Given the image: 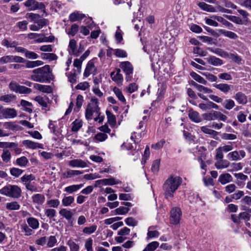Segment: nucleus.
<instances>
[{"label":"nucleus","mask_w":251,"mask_h":251,"mask_svg":"<svg viewBox=\"0 0 251 251\" xmlns=\"http://www.w3.org/2000/svg\"><path fill=\"white\" fill-rule=\"evenodd\" d=\"M30 78L33 81L41 83L50 81L53 79L50 66L46 65L42 67L33 70Z\"/></svg>","instance_id":"nucleus-1"},{"label":"nucleus","mask_w":251,"mask_h":251,"mask_svg":"<svg viewBox=\"0 0 251 251\" xmlns=\"http://www.w3.org/2000/svg\"><path fill=\"white\" fill-rule=\"evenodd\" d=\"M22 189L16 185H7L0 189V194L13 199H19L22 196Z\"/></svg>","instance_id":"nucleus-2"},{"label":"nucleus","mask_w":251,"mask_h":251,"mask_svg":"<svg viewBox=\"0 0 251 251\" xmlns=\"http://www.w3.org/2000/svg\"><path fill=\"white\" fill-rule=\"evenodd\" d=\"M98 100L92 98L91 102L88 104L85 110V117L88 120H91L94 113L99 114L100 108L98 106Z\"/></svg>","instance_id":"nucleus-3"},{"label":"nucleus","mask_w":251,"mask_h":251,"mask_svg":"<svg viewBox=\"0 0 251 251\" xmlns=\"http://www.w3.org/2000/svg\"><path fill=\"white\" fill-rule=\"evenodd\" d=\"M24 5L28 8L29 11L41 10L45 12V5L43 2H39L35 0H27L25 2Z\"/></svg>","instance_id":"nucleus-4"},{"label":"nucleus","mask_w":251,"mask_h":251,"mask_svg":"<svg viewBox=\"0 0 251 251\" xmlns=\"http://www.w3.org/2000/svg\"><path fill=\"white\" fill-rule=\"evenodd\" d=\"M120 68L126 74V79L127 81H130L131 78V75L133 74V67L130 62L129 61H124L121 62L119 65Z\"/></svg>","instance_id":"nucleus-5"},{"label":"nucleus","mask_w":251,"mask_h":251,"mask_svg":"<svg viewBox=\"0 0 251 251\" xmlns=\"http://www.w3.org/2000/svg\"><path fill=\"white\" fill-rule=\"evenodd\" d=\"M195 86L199 91L198 93V96L202 100H207V98L205 96V95H210L212 93V90L208 87L203 86L197 83H195Z\"/></svg>","instance_id":"nucleus-6"},{"label":"nucleus","mask_w":251,"mask_h":251,"mask_svg":"<svg viewBox=\"0 0 251 251\" xmlns=\"http://www.w3.org/2000/svg\"><path fill=\"white\" fill-rule=\"evenodd\" d=\"M233 149L232 143L229 142L227 145L219 147L216 149V159H223L224 157L223 152H227Z\"/></svg>","instance_id":"nucleus-7"},{"label":"nucleus","mask_w":251,"mask_h":251,"mask_svg":"<svg viewBox=\"0 0 251 251\" xmlns=\"http://www.w3.org/2000/svg\"><path fill=\"white\" fill-rule=\"evenodd\" d=\"M163 188L165 191L164 194L165 197L167 198L171 197L173 192V176H170L165 181L163 185Z\"/></svg>","instance_id":"nucleus-8"},{"label":"nucleus","mask_w":251,"mask_h":251,"mask_svg":"<svg viewBox=\"0 0 251 251\" xmlns=\"http://www.w3.org/2000/svg\"><path fill=\"white\" fill-rule=\"evenodd\" d=\"M246 156V152L243 150H240L239 151H233L230 152L227 155V158L232 161L240 160L242 158L245 157Z\"/></svg>","instance_id":"nucleus-9"},{"label":"nucleus","mask_w":251,"mask_h":251,"mask_svg":"<svg viewBox=\"0 0 251 251\" xmlns=\"http://www.w3.org/2000/svg\"><path fill=\"white\" fill-rule=\"evenodd\" d=\"M120 180H116L114 178H105L100 179L96 181V186H100L101 185H113L121 184Z\"/></svg>","instance_id":"nucleus-10"},{"label":"nucleus","mask_w":251,"mask_h":251,"mask_svg":"<svg viewBox=\"0 0 251 251\" xmlns=\"http://www.w3.org/2000/svg\"><path fill=\"white\" fill-rule=\"evenodd\" d=\"M76 42L74 39H72L70 41L68 51L70 54L74 55L75 56H78L82 52V50L79 49L76 50Z\"/></svg>","instance_id":"nucleus-11"},{"label":"nucleus","mask_w":251,"mask_h":251,"mask_svg":"<svg viewBox=\"0 0 251 251\" xmlns=\"http://www.w3.org/2000/svg\"><path fill=\"white\" fill-rule=\"evenodd\" d=\"M110 76L112 80L118 84H122L124 79L123 75L121 73L120 69H117L116 71L111 72Z\"/></svg>","instance_id":"nucleus-12"},{"label":"nucleus","mask_w":251,"mask_h":251,"mask_svg":"<svg viewBox=\"0 0 251 251\" xmlns=\"http://www.w3.org/2000/svg\"><path fill=\"white\" fill-rule=\"evenodd\" d=\"M96 68L94 65V60H90L86 65L83 75L85 77H88L91 74L95 72Z\"/></svg>","instance_id":"nucleus-13"},{"label":"nucleus","mask_w":251,"mask_h":251,"mask_svg":"<svg viewBox=\"0 0 251 251\" xmlns=\"http://www.w3.org/2000/svg\"><path fill=\"white\" fill-rule=\"evenodd\" d=\"M69 165L72 167L84 168L87 167V162L80 159L70 160Z\"/></svg>","instance_id":"nucleus-14"},{"label":"nucleus","mask_w":251,"mask_h":251,"mask_svg":"<svg viewBox=\"0 0 251 251\" xmlns=\"http://www.w3.org/2000/svg\"><path fill=\"white\" fill-rule=\"evenodd\" d=\"M0 113H1L6 118H14L17 115L15 109L10 108L2 109Z\"/></svg>","instance_id":"nucleus-15"},{"label":"nucleus","mask_w":251,"mask_h":251,"mask_svg":"<svg viewBox=\"0 0 251 251\" xmlns=\"http://www.w3.org/2000/svg\"><path fill=\"white\" fill-rule=\"evenodd\" d=\"M234 99L240 104H246L248 102L247 97L241 92L236 93L234 96Z\"/></svg>","instance_id":"nucleus-16"},{"label":"nucleus","mask_w":251,"mask_h":251,"mask_svg":"<svg viewBox=\"0 0 251 251\" xmlns=\"http://www.w3.org/2000/svg\"><path fill=\"white\" fill-rule=\"evenodd\" d=\"M232 177L230 174L225 173L220 175L218 181L222 184L225 185L232 181Z\"/></svg>","instance_id":"nucleus-17"},{"label":"nucleus","mask_w":251,"mask_h":251,"mask_svg":"<svg viewBox=\"0 0 251 251\" xmlns=\"http://www.w3.org/2000/svg\"><path fill=\"white\" fill-rule=\"evenodd\" d=\"M198 6L202 10L211 13H215L217 12V10L214 6L208 4L203 2H201L198 3Z\"/></svg>","instance_id":"nucleus-18"},{"label":"nucleus","mask_w":251,"mask_h":251,"mask_svg":"<svg viewBox=\"0 0 251 251\" xmlns=\"http://www.w3.org/2000/svg\"><path fill=\"white\" fill-rule=\"evenodd\" d=\"M22 144L26 147V148L31 149L32 150H35L36 149H41L42 148V145L33 142L32 141L29 140H24L22 142Z\"/></svg>","instance_id":"nucleus-19"},{"label":"nucleus","mask_w":251,"mask_h":251,"mask_svg":"<svg viewBox=\"0 0 251 251\" xmlns=\"http://www.w3.org/2000/svg\"><path fill=\"white\" fill-rule=\"evenodd\" d=\"M217 161L215 164V166L217 169H226L230 165V162L227 160L223 159H216Z\"/></svg>","instance_id":"nucleus-20"},{"label":"nucleus","mask_w":251,"mask_h":251,"mask_svg":"<svg viewBox=\"0 0 251 251\" xmlns=\"http://www.w3.org/2000/svg\"><path fill=\"white\" fill-rule=\"evenodd\" d=\"M31 199L34 203L38 205H42L45 201L44 195L41 194H34L32 196Z\"/></svg>","instance_id":"nucleus-21"},{"label":"nucleus","mask_w":251,"mask_h":251,"mask_svg":"<svg viewBox=\"0 0 251 251\" xmlns=\"http://www.w3.org/2000/svg\"><path fill=\"white\" fill-rule=\"evenodd\" d=\"M188 116L192 121L195 123H200L202 120L200 116L199 113L192 109L189 110Z\"/></svg>","instance_id":"nucleus-22"},{"label":"nucleus","mask_w":251,"mask_h":251,"mask_svg":"<svg viewBox=\"0 0 251 251\" xmlns=\"http://www.w3.org/2000/svg\"><path fill=\"white\" fill-rule=\"evenodd\" d=\"M182 212L178 207L174 209V225H177L180 223L181 219Z\"/></svg>","instance_id":"nucleus-23"},{"label":"nucleus","mask_w":251,"mask_h":251,"mask_svg":"<svg viewBox=\"0 0 251 251\" xmlns=\"http://www.w3.org/2000/svg\"><path fill=\"white\" fill-rule=\"evenodd\" d=\"M206 60L209 64L217 66L223 64V61L219 58H217L214 56H210L206 58Z\"/></svg>","instance_id":"nucleus-24"},{"label":"nucleus","mask_w":251,"mask_h":251,"mask_svg":"<svg viewBox=\"0 0 251 251\" xmlns=\"http://www.w3.org/2000/svg\"><path fill=\"white\" fill-rule=\"evenodd\" d=\"M214 86L225 94L228 93L231 89V86L226 83L216 84Z\"/></svg>","instance_id":"nucleus-25"},{"label":"nucleus","mask_w":251,"mask_h":251,"mask_svg":"<svg viewBox=\"0 0 251 251\" xmlns=\"http://www.w3.org/2000/svg\"><path fill=\"white\" fill-rule=\"evenodd\" d=\"M85 15L82 13H79L78 12H75L71 14L69 16V20L73 22L77 21H80L85 17Z\"/></svg>","instance_id":"nucleus-26"},{"label":"nucleus","mask_w":251,"mask_h":251,"mask_svg":"<svg viewBox=\"0 0 251 251\" xmlns=\"http://www.w3.org/2000/svg\"><path fill=\"white\" fill-rule=\"evenodd\" d=\"M214 17H216V15H211L209 17H205L204 18V21L207 25L214 27H217L219 25L217 22L216 19L215 18H213Z\"/></svg>","instance_id":"nucleus-27"},{"label":"nucleus","mask_w":251,"mask_h":251,"mask_svg":"<svg viewBox=\"0 0 251 251\" xmlns=\"http://www.w3.org/2000/svg\"><path fill=\"white\" fill-rule=\"evenodd\" d=\"M59 214L65 218L67 220H70L72 219L73 216V214L72 211L66 208L61 209L59 212Z\"/></svg>","instance_id":"nucleus-28"},{"label":"nucleus","mask_w":251,"mask_h":251,"mask_svg":"<svg viewBox=\"0 0 251 251\" xmlns=\"http://www.w3.org/2000/svg\"><path fill=\"white\" fill-rule=\"evenodd\" d=\"M34 87L38 89V90L46 93H51L52 91V89L51 87L48 85H45L40 84H35Z\"/></svg>","instance_id":"nucleus-29"},{"label":"nucleus","mask_w":251,"mask_h":251,"mask_svg":"<svg viewBox=\"0 0 251 251\" xmlns=\"http://www.w3.org/2000/svg\"><path fill=\"white\" fill-rule=\"evenodd\" d=\"M28 226L33 229H37L39 226V223L37 219L33 217H30L27 219Z\"/></svg>","instance_id":"nucleus-30"},{"label":"nucleus","mask_w":251,"mask_h":251,"mask_svg":"<svg viewBox=\"0 0 251 251\" xmlns=\"http://www.w3.org/2000/svg\"><path fill=\"white\" fill-rule=\"evenodd\" d=\"M222 104L226 109L228 110L233 108L235 105L234 101L231 99H226L224 101H223Z\"/></svg>","instance_id":"nucleus-31"},{"label":"nucleus","mask_w":251,"mask_h":251,"mask_svg":"<svg viewBox=\"0 0 251 251\" xmlns=\"http://www.w3.org/2000/svg\"><path fill=\"white\" fill-rule=\"evenodd\" d=\"M44 62L41 60L27 61L25 64L26 68H33L43 65Z\"/></svg>","instance_id":"nucleus-32"},{"label":"nucleus","mask_w":251,"mask_h":251,"mask_svg":"<svg viewBox=\"0 0 251 251\" xmlns=\"http://www.w3.org/2000/svg\"><path fill=\"white\" fill-rule=\"evenodd\" d=\"M16 97L13 94L4 95L0 97V100L6 103H10L15 100Z\"/></svg>","instance_id":"nucleus-33"},{"label":"nucleus","mask_w":251,"mask_h":251,"mask_svg":"<svg viewBox=\"0 0 251 251\" xmlns=\"http://www.w3.org/2000/svg\"><path fill=\"white\" fill-rule=\"evenodd\" d=\"M219 32L225 37L232 39H236L238 38V36L236 33L230 31L221 29L219 30Z\"/></svg>","instance_id":"nucleus-34"},{"label":"nucleus","mask_w":251,"mask_h":251,"mask_svg":"<svg viewBox=\"0 0 251 251\" xmlns=\"http://www.w3.org/2000/svg\"><path fill=\"white\" fill-rule=\"evenodd\" d=\"M216 111H211L210 112L205 113L202 114V118L207 121H212L216 119Z\"/></svg>","instance_id":"nucleus-35"},{"label":"nucleus","mask_w":251,"mask_h":251,"mask_svg":"<svg viewBox=\"0 0 251 251\" xmlns=\"http://www.w3.org/2000/svg\"><path fill=\"white\" fill-rule=\"evenodd\" d=\"M20 205L17 201H14L6 203V208L10 210H18L20 209Z\"/></svg>","instance_id":"nucleus-36"},{"label":"nucleus","mask_w":251,"mask_h":251,"mask_svg":"<svg viewBox=\"0 0 251 251\" xmlns=\"http://www.w3.org/2000/svg\"><path fill=\"white\" fill-rule=\"evenodd\" d=\"M83 186V184L72 185L65 188V191L69 193H73L80 189Z\"/></svg>","instance_id":"nucleus-37"},{"label":"nucleus","mask_w":251,"mask_h":251,"mask_svg":"<svg viewBox=\"0 0 251 251\" xmlns=\"http://www.w3.org/2000/svg\"><path fill=\"white\" fill-rule=\"evenodd\" d=\"M190 75L196 81L202 84H206L207 81L201 75L196 74L195 72H192L190 74Z\"/></svg>","instance_id":"nucleus-38"},{"label":"nucleus","mask_w":251,"mask_h":251,"mask_svg":"<svg viewBox=\"0 0 251 251\" xmlns=\"http://www.w3.org/2000/svg\"><path fill=\"white\" fill-rule=\"evenodd\" d=\"M75 198L73 196L65 197L62 200V204L64 206H69L74 202Z\"/></svg>","instance_id":"nucleus-39"},{"label":"nucleus","mask_w":251,"mask_h":251,"mask_svg":"<svg viewBox=\"0 0 251 251\" xmlns=\"http://www.w3.org/2000/svg\"><path fill=\"white\" fill-rule=\"evenodd\" d=\"M41 56L43 59L49 60V61L54 60L57 58V56L52 53H42Z\"/></svg>","instance_id":"nucleus-40"},{"label":"nucleus","mask_w":251,"mask_h":251,"mask_svg":"<svg viewBox=\"0 0 251 251\" xmlns=\"http://www.w3.org/2000/svg\"><path fill=\"white\" fill-rule=\"evenodd\" d=\"M159 235V233L158 231L155 230L154 226H150L148 229V237L150 238L158 237Z\"/></svg>","instance_id":"nucleus-41"},{"label":"nucleus","mask_w":251,"mask_h":251,"mask_svg":"<svg viewBox=\"0 0 251 251\" xmlns=\"http://www.w3.org/2000/svg\"><path fill=\"white\" fill-rule=\"evenodd\" d=\"M113 90L117 97L118 98V99L121 102L125 103L126 102V99L124 95H123L122 91L118 88L117 87H114Z\"/></svg>","instance_id":"nucleus-42"},{"label":"nucleus","mask_w":251,"mask_h":251,"mask_svg":"<svg viewBox=\"0 0 251 251\" xmlns=\"http://www.w3.org/2000/svg\"><path fill=\"white\" fill-rule=\"evenodd\" d=\"M97 229V226L95 225H93L90 226H86L84 227L82 230L83 232L86 234H91L93 233Z\"/></svg>","instance_id":"nucleus-43"},{"label":"nucleus","mask_w":251,"mask_h":251,"mask_svg":"<svg viewBox=\"0 0 251 251\" xmlns=\"http://www.w3.org/2000/svg\"><path fill=\"white\" fill-rule=\"evenodd\" d=\"M16 163L17 165L20 167H25L28 163V161L26 157L22 156L16 159Z\"/></svg>","instance_id":"nucleus-44"},{"label":"nucleus","mask_w":251,"mask_h":251,"mask_svg":"<svg viewBox=\"0 0 251 251\" xmlns=\"http://www.w3.org/2000/svg\"><path fill=\"white\" fill-rule=\"evenodd\" d=\"M83 61L80 58H76L74 60L73 66L76 68L75 70L77 74H79L81 71V66Z\"/></svg>","instance_id":"nucleus-45"},{"label":"nucleus","mask_w":251,"mask_h":251,"mask_svg":"<svg viewBox=\"0 0 251 251\" xmlns=\"http://www.w3.org/2000/svg\"><path fill=\"white\" fill-rule=\"evenodd\" d=\"M35 178V176L33 175H25L23 176L21 178V181L24 183V185H26L27 183L31 182L32 180H34Z\"/></svg>","instance_id":"nucleus-46"},{"label":"nucleus","mask_w":251,"mask_h":251,"mask_svg":"<svg viewBox=\"0 0 251 251\" xmlns=\"http://www.w3.org/2000/svg\"><path fill=\"white\" fill-rule=\"evenodd\" d=\"M57 240L54 236H50L48 239L47 246L48 248H52L57 244Z\"/></svg>","instance_id":"nucleus-47"},{"label":"nucleus","mask_w":251,"mask_h":251,"mask_svg":"<svg viewBox=\"0 0 251 251\" xmlns=\"http://www.w3.org/2000/svg\"><path fill=\"white\" fill-rule=\"evenodd\" d=\"M82 126V121L76 119L72 123V130L73 131H77Z\"/></svg>","instance_id":"nucleus-48"},{"label":"nucleus","mask_w":251,"mask_h":251,"mask_svg":"<svg viewBox=\"0 0 251 251\" xmlns=\"http://www.w3.org/2000/svg\"><path fill=\"white\" fill-rule=\"evenodd\" d=\"M1 158L2 161L5 163L10 161L11 159V153L8 150H3L1 154Z\"/></svg>","instance_id":"nucleus-49"},{"label":"nucleus","mask_w":251,"mask_h":251,"mask_svg":"<svg viewBox=\"0 0 251 251\" xmlns=\"http://www.w3.org/2000/svg\"><path fill=\"white\" fill-rule=\"evenodd\" d=\"M83 172L79 170H68L66 171V177L70 178L72 176H78L82 174Z\"/></svg>","instance_id":"nucleus-50"},{"label":"nucleus","mask_w":251,"mask_h":251,"mask_svg":"<svg viewBox=\"0 0 251 251\" xmlns=\"http://www.w3.org/2000/svg\"><path fill=\"white\" fill-rule=\"evenodd\" d=\"M21 229L22 232H25L26 236H29L32 234V230L25 223L21 225Z\"/></svg>","instance_id":"nucleus-51"},{"label":"nucleus","mask_w":251,"mask_h":251,"mask_svg":"<svg viewBox=\"0 0 251 251\" xmlns=\"http://www.w3.org/2000/svg\"><path fill=\"white\" fill-rule=\"evenodd\" d=\"M21 105L24 107V110L26 112L28 113H31L32 112V109L30 108L32 104L30 102L25 100H22L21 101Z\"/></svg>","instance_id":"nucleus-52"},{"label":"nucleus","mask_w":251,"mask_h":251,"mask_svg":"<svg viewBox=\"0 0 251 251\" xmlns=\"http://www.w3.org/2000/svg\"><path fill=\"white\" fill-rule=\"evenodd\" d=\"M67 245L69 246L71 251H79V247L72 240H69L67 242Z\"/></svg>","instance_id":"nucleus-53"},{"label":"nucleus","mask_w":251,"mask_h":251,"mask_svg":"<svg viewBox=\"0 0 251 251\" xmlns=\"http://www.w3.org/2000/svg\"><path fill=\"white\" fill-rule=\"evenodd\" d=\"M106 113L107 116L108 122L109 124L111 126H114L116 124L115 116L109 111H106Z\"/></svg>","instance_id":"nucleus-54"},{"label":"nucleus","mask_w":251,"mask_h":251,"mask_svg":"<svg viewBox=\"0 0 251 251\" xmlns=\"http://www.w3.org/2000/svg\"><path fill=\"white\" fill-rule=\"evenodd\" d=\"M160 163V159H156L153 162L151 168L152 172L155 174L158 172L159 170Z\"/></svg>","instance_id":"nucleus-55"},{"label":"nucleus","mask_w":251,"mask_h":251,"mask_svg":"<svg viewBox=\"0 0 251 251\" xmlns=\"http://www.w3.org/2000/svg\"><path fill=\"white\" fill-rule=\"evenodd\" d=\"M137 89V85L135 83H132L127 86L125 90L126 92L131 94L136 91Z\"/></svg>","instance_id":"nucleus-56"},{"label":"nucleus","mask_w":251,"mask_h":251,"mask_svg":"<svg viewBox=\"0 0 251 251\" xmlns=\"http://www.w3.org/2000/svg\"><path fill=\"white\" fill-rule=\"evenodd\" d=\"M114 54L118 57H126L127 53L126 51L122 49H115L114 50Z\"/></svg>","instance_id":"nucleus-57"},{"label":"nucleus","mask_w":251,"mask_h":251,"mask_svg":"<svg viewBox=\"0 0 251 251\" xmlns=\"http://www.w3.org/2000/svg\"><path fill=\"white\" fill-rule=\"evenodd\" d=\"M221 138L226 140H233L237 138V136L232 133H224L222 134Z\"/></svg>","instance_id":"nucleus-58"},{"label":"nucleus","mask_w":251,"mask_h":251,"mask_svg":"<svg viewBox=\"0 0 251 251\" xmlns=\"http://www.w3.org/2000/svg\"><path fill=\"white\" fill-rule=\"evenodd\" d=\"M25 57L28 59H36L38 58V55L32 51L26 50L25 54Z\"/></svg>","instance_id":"nucleus-59"},{"label":"nucleus","mask_w":251,"mask_h":251,"mask_svg":"<svg viewBox=\"0 0 251 251\" xmlns=\"http://www.w3.org/2000/svg\"><path fill=\"white\" fill-rule=\"evenodd\" d=\"M108 137V136L106 134L102 132L98 133L95 136V139L99 141V142H103Z\"/></svg>","instance_id":"nucleus-60"},{"label":"nucleus","mask_w":251,"mask_h":251,"mask_svg":"<svg viewBox=\"0 0 251 251\" xmlns=\"http://www.w3.org/2000/svg\"><path fill=\"white\" fill-rule=\"evenodd\" d=\"M35 100L42 106L43 107H47L48 103L46 101V99L41 97V96H37L35 98Z\"/></svg>","instance_id":"nucleus-61"},{"label":"nucleus","mask_w":251,"mask_h":251,"mask_svg":"<svg viewBox=\"0 0 251 251\" xmlns=\"http://www.w3.org/2000/svg\"><path fill=\"white\" fill-rule=\"evenodd\" d=\"M47 204L49 207L57 208L60 204V201L58 200L57 199H51L48 201Z\"/></svg>","instance_id":"nucleus-62"},{"label":"nucleus","mask_w":251,"mask_h":251,"mask_svg":"<svg viewBox=\"0 0 251 251\" xmlns=\"http://www.w3.org/2000/svg\"><path fill=\"white\" fill-rule=\"evenodd\" d=\"M25 188L27 190L33 192H37L38 188L36 186V184L34 182H29L26 184L25 185Z\"/></svg>","instance_id":"nucleus-63"},{"label":"nucleus","mask_w":251,"mask_h":251,"mask_svg":"<svg viewBox=\"0 0 251 251\" xmlns=\"http://www.w3.org/2000/svg\"><path fill=\"white\" fill-rule=\"evenodd\" d=\"M93 240L92 238L87 239L85 242V248L87 251H93L92 245Z\"/></svg>","instance_id":"nucleus-64"}]
</instances>
